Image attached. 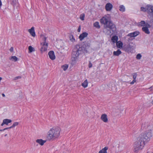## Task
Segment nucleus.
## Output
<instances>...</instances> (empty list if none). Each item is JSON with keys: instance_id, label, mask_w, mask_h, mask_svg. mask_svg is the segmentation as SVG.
I'll return each mask as SVG.
<instances>
[{"instance_id": "f257e3e1", "label": "nucleus", "mask_w": 153, "mask_h": 153, "mask_svg": "<svg viewBox=\"0 0 153 153\" xmlns=\"http://www.w3.org/2000/svg\"><path fill=\"white\" fill-rule=\"evenodd\" d=\"M152 137L151 134H141L137 138L136 141L135 142L134 146V151L138 152L142 149L146 143L149 141Z\"/></svg>"}, {"instance_id": "f03ea898", "label": "nucleus", "mask_w": 153, "mask_h": 153, "mask_svg": "<svg viewBox=\"0 0 153 153\" xmlns=\"http://www.w3.org/2000/svg\"><path fill=\"white\" fill-rule=\"evenodd\" d=\"M90 46L89 45H88V48H85L84 46L83 47H80L79 45H76L73 51L72 56L71 57V61L73 64H75L78 60V57L79 55L83 53L88 52V48Z\"/></svg>"}, {"instance_id": "7ed1b4c3", "label": "nucleus", "mask_w": 153, "mask_h": 153, "mask_svg": "<svg viewBox=\"0 0 153 153\" xmlns=\"http://www.w3.org/2000/svg\"><path fill=\"white\" fill-rule=\"evenodd\" d=\"M100 22L104 25V30H107L108 28L109 29H112L115 26L113 23L109 20V18L107 16L102 17L100 19Z\"/></svg>"}, {"instance_id": "20e7f679", "label": "nucleus", "mask_w": 153, "mask_h": 153, "mask_svg": "<svg viewBox=\"0 0 153 153\" xmlns=\"http://www.w3.org/2000/svg\"><path fill=\"white\" fill-rule=\"evenodd\" d=\"M42 42L41 43V45L42 46L41 51L42 52H43L47 51L48 44V43L46 42V37L43 35H41V36L42 37Z\"/></svg>"}, {"instance_id": "39448f33", "label": "nucleus", "mask_w": 153, "mask_h": 153, "mask_svg": "<svg viewBox=\"0 0 153 153\" xmlns=\"http://www.w3.org/2000/svg\"><path fill=\"white\" fill-rule=\"evenodd\" d=\"M60 128L58 127H53L51 129L48 131V134H60Z\"/></svg>"}, {"instance_id": "423d86ee", "label": "nucleus", "mask_w": 153, "mask_h": 153, "mask_svg": "<svg viewBox=\"0 0 153 153\" xmlns=\"http://www.w3.org/2000/svg\"><path fill=\"white\" fill-rule=\"evenodd\" d=\"M59 136L58 134H47L46 138V140H53Z\"/></svg>"}, {"instance_id": "0eeeda50", "label": "nucleus", "mask_w": 153, "mask_h": 153, "mask_svg": "<svg viewBox=\"0 0 153 153\" xmlns=\"http://www.w3.org/2000/svg\"><path fill=\"white\" fill-rule=\"evenodd\" d=\"M147 7L148 13L153 15V5L148 4L147 5Z\"/></svg>"}, {"instance_id": "6e6552de", "label": "nucleus", "mask_w": 153, "mask_h": 153, "mask_svg": "<svg viewBox=\"0 0 153 153\" xmlns=\"http://www.w3.org/2000/svg\"><path fill=\"white\" fill-rule=\"evenodd\" d=\"M123 49L125 51L129 53L131 52L132 51V47L130 45H128L126 47H124Z\"/></svg>"}, {"instance_id": "1a4fd4ad", "label": "nucleus", "mask_w": 153, "mask_h": 153, "mask_svg": "<svg viewBox=\"0 0 153 153\" xmlns=\"http://www.w3.org/2000/svg\"><path fill=\"white\" fill-rule=\"evenodd\" d=\"M140 33L138 31H136L133 33H129L127 35V36L130 37H135L138 35Z\"/></svg>"}, {"instance_id": "9d476101", "label": "nucleus", "mask_w": 153, "mask_h": 153, "mask_svg": "<svg viewBox=\"0 0 153 153\" xmlns=\"http://www.w3.org/2000/svg\"><path fill=\"white\" fill-rule=\"evenodd\" d=\"M88 33L87 32H84L81 34L79 36V38L80 40L81 41L85 37L88 35Z\"/></svg>"}, {"instance_id": "9b49d317", "label": "nucleus", "mask_w": 153, "mask_h": 153, "mask_svg": "<svg viewBox=\"0 0 153 153\" xmlns=\"http://www.w3.org/2000/svg\"><path fill=\"white\" fill-rule=\"evenodd\" d=\"M113 8L112 5L110 3H107L105 5V8L107 11H111Z\"/></svg>"}, {"instance_id": "f8f14e48", "label": "nucleus", "mask_w": 153, "mask_h": 153, "mask_svg": "<svg viewBox=\"0 0 153 153\" xmlns=\"http://www.w3.org/2000/svg\"><path fill=\"white\" fill-rule=\"evenodd\" d=\"M48 54L49 58L52 60L55 59L56 57L54 54V52L53 51H51L49 52Z\"/></svg>"}, {"instance_id": "ddd939ff", "label": "nucleus", "mask_w": 153, "mask_h": 153, "mask_svg": "<svg viewBox=\"0 0 153 153\" xmlns=\"http://www.w3.org/2000/svg\"><path fill=\"white\" fill-rule=\"evenodd\" d=\"M101 119L105 123H107L108 122L107 116L105 114H103L102 115L101 117Z\"/></svg>"}, {"instance_id": "4468645a", "label": "nucleus", "mask_w": 153, "mask_h": 153, "mask_svg": "<svg viewBox=\"0 0 153 153\" xmlns=\"http://www.w3.org/2000/svg\"><path fill=\"white\" fill-rule=\"evenodd\" d=\"M28 31L29 32L31 35L33 37H35L36 34L34 30V27H32L30 29H28Z\"/></svg>"}, {"instance_id": "2eb2a0df", "label": "nucleus", "mask_w": 153, "mask_h": 153, "mask_svg": "<svg viewBox=\"0 0 153 153\" xmlns=\"http://www.w3.org/2000/svg\"><path fill=\"white\" fill-rule=\"evenodd\" d=\"M132 75L133 80L132 82H131L130 83L131 85H133L136 82V79L137 76V73H133Z\"/></svg>"}, {"instance_id": "dca6fc26", "label": "nucleus", "mask_w": 153, "mask_h": 153, "mask_svg": "<svg viewBox=\"0 0 153 153\" xmlns=\"http://www.w3.org/2000/svg\"><path fill=\"white\" fill-rule=\"evenodd\" d=\"M11 122L12 120H11L7 119H4L3 120V123L1 124V126H3L4 124L7 125Z\"/></svg>"}, {"instance_id": "f3484780", "label": "nucleus", "mask_w": 153, "mask_h": 153, "mask_svg": "<svg viewBox=\"0 0 153 153\" xmlns=\"http://www.w3.org/2000/svg\"><path fill=\"white\" fill-rule=\"evenodd\" d=\"M46 141V140H43L42 139H38L36 140V142L41 146H43Z\"/></svg>"}, {"instance_id": "a211bd4d", "label": "nucleus", "mask_w": 153, "mask_h": 153, "mask_svg": "<svg viewBox=\"0 0 153 153\" xmlns=\"http://www.w3.org/2000/svg\"><path fill=\"white\" fill-rule=\"evenodd\" d=\"M153 128L152 126H147V128H146L145 129H146V134H148L150 133H152V129Z\"/></svg>"}, {"instance_id": "6ab92c4d", "label": "nucleus", "mask_w": 153, "mask_h": 153, "mask_svg": "<svg viewBox=\"0 0 153 153\" xmlns=\"http://www.w3.org/2000/svg\"><path fill=\"white\" fill-rule=\"evenodd\" d=\"M18 124H19L18 122H14L11 126H10V127L7 128H4V129H3V130H8L11 128H14V127H15V126H18Z\"/></svg>"}, {"instance_id": "aec40b11", "label": "nucleus", "mask_w": 153, "mask_h": 153, "mask_svg": "<svg viewBox=\"0 0 153 153\" xmlns=\"http://www.w3.org/2000/svg\"><path fill=\"white\" fill-rule=\"evenodd\" d=\"M142 30L146 34H149L150 33L149 29L147 27H143Z\"/></svg>"}, {"instance_id": "412c9836", "label": "nucleus", "mask_w": 153, "mask_h": 153, "mask_svg": "<svg viewBox=\"0 0 153 153\" xmlns=\"http://www.w3.org/2000/svg\"><path fill=\"white\" fill-rule=\"evenodd\" d=\"M118 39V37L117 36H113L111 38V41L114 43L117 42Z\"/></svg>"}, {"instance_id": "4be33fe9", "label": "nucleus", "mask_w": 153, "mask_h": 153, "mask_svg": "<svg viewBox=\"0 0 153 153\" xmlns=\"http://www.w3.org/2000/svg\"><path fill=\"white\" fill-rule=\"evenodd\" d=\"M123 43L120 41H119L116 42V46L117 48H122L123 47Z\"/></svg>"}, {"instance_id": "5701e85b", "label": "nucleus", "mask_w": 153, "mask_h": 153, "mask_svg": "<svg viewBox=\"0 0 153 153\" xmlns=\"http://www.w3.org/2000/svg\"><path fill=\"white\" fill-rule=\"evenodd\" d=\"M108 149L107 147H105L102 150L100 151L99 153H107V150Z\"/></svg>"}, {"instance_id": "b1692460", "label": "nucleus", "mask_w": 153, "mask_h": 153, "mask_svg": "<svg viewBox=\"0 0 153 153\" xmlns=\"http://www.w3.org/2000/svg\"><path fill=\"white\" fill-rule=\"evenodd\" d=\"M122 53L121 51L120 50H118L117 51L113 52V54L116 56H118Z\"/></svg>"}, {"instance_id": "393cba45", "label": "nucleus", "mask_w": 153, "mask_h": 153, "mask_svg": "<svg viewBox=\"0 0 153 153\" xmlns=\"http://www.w3.org/2000/svg\"><path fill=\"white\" fill-rule=\"evenodd\" d=\"M88 82L87 79H86L82 84V86L84 87L85 88L88 86Z\"/></svg>"}, {"instance_id": "a878e982", "label": "nucleus", "mask_w": 153, "mask_h": 153, "mask_svg": "<svg viewBox=\"0 0 153 153\" xmlns=\"http://www.w3.org/2000/svg\"><path fill=\"white\" fill-rule=\"evenodd\" d=\"M93 25L94 27H96L97 28L99 29L100 28V26L99 25V22H95L94 24Z\"/></svg>"}, {"instance_id": "bb28decb", "label": "nucleus", "mask_w": 153, "mask_h": 153, "mask_svg": "<svg viewBox=\"0 0 153 153\" xmlns=\"http://www.w3.org/2000/svg\"><path fill=\"white\" fill-rule=\"evenodd\" d=\"M10 59L12 61L16 62L18 58L15 56H13L11 57Z\"/></svg>"}, {"instance_id": "cd10ccee", "label": "nucleus", "mask_w": 153, "mask_h": 153, "mask_svg": "<svg viewBox=\"0 0 153 153\" xmlns=\"http://www.w3.org/2000/svg\"><path fill=\"white\" fill-rule=\"evenodd\" d=\"M119 10L120 11L124 12L125 11V7L123 5H121L120 6Z\"/></svg>"}, {"instance_id": "c85d7f7f", "label": "nucleus", "mask_w": 153, "mask_h": 153, "mask_svg": "<svg viewBox=\"0 0 153 153\" xmlns=\"http://www.w3.org/2000/svg\"><path fill=\"white\" fill-rule=\"evenodd\" d=\"M140 10H141V11L144 12H145L146 11H147V5H146L145 7H141Z\"/></svg>"}, {"instance_id": "c756f323", "label": "nucleus", "mask_w": 153, "mask_h": 153, "mask_svg": "<svg viewBox=\"0 0 153 153\" xmlns=\"http://www.w3.org/2000/svg\"><path fill=\"white\" fill-rule=\"evenodd\" d=\"M145 25V22L144 21H142L139 23L138 25L140 26H144Z\"/></svg>"}, {"instance_id": "7c9ffc66", "label": "nucleus", "mask_w": 153, "mask_h": 153, "mask_svg": "<svg viewBox=\"0 0 153 153\" xmlns=\"http://www.w3.org/2000/svg\"><path fill=\"white\" fill-rule=\"evenodd\" d=\"M69 38L70 40L74 42H75V40L74 38V37L72 35H70L69 36Z\"/></svg>"}, {"instance_id": "2f4dec72", "label": "nucleus", "mask_w": 153, "mask_h": 153, "mask_svg": "<svg viewBox=\"0 0 153 153\" xmlns=\"http://www.w3.org/2000/svg\"><path fill=\"white\" fill-rule=\"evenodd\" d=\"M29 53H31L35 51L34 49L31 46H30L28 47Z\"/></svg>"}, {"instance_id": "473e14b6", "label": "nucleus", "mask_w": 153, "mask_h": 153, "mask_svg": "<svg viewBox=\"0 0 153 153\" xmlns=\"http://www.w3.org/2000/svg\"><path fill=\"white\" fill-rule=\"evenodd\" d=\"M85 17V15L84 14L82 13L80 15V19L82 20H84V18Z\"/></svg>"}, {"instance_id": "72a5a7b5", "label": "nucleus", "mask_w": 153, "mask_h": 153, "mask_svg": "<svg viewBox=\"0 0 153 153\" xmlns=\"http://www.w3.org/2000/svg\"><path fill=\"white\" fill-rule=\"evenodd\" d=\"M62 68L64 71H65L67 69L68 66L67 65H63L62 66Z\"/></svg>"}, {"instance_id": "f704fd0d", "label": "nucleus", "mask_w": 153, "mask_h": 153, "mask_svg": "<svg viewBox=\"0 0 153 153\" xmlns=\"http://www.w3.org/2000/svg\"><path fill=\"white\" fill-rule=\"evenodd\" d=\"M141 55L140 54H138L137 56H136V58L138 59H140L141 58Z\"/></svg>"}, {"instance_id": "c9c22d12", "label": "nucleus", "mask_w": 153, "mask_h": 153, "mask_svg": "<svg viewBox=\"0 0 153 153\" xmlns=\"http://www.w3.org/2000/svg\"><path fill=\"white\" fill-rule=\"evenodd\" d=\"M92 66V64L91 62H89L88 64V67L89 68H91Z\"/></svg>"}, {"instance_id": "e433bc0d", "label": "nucleus", "mask_w": 153, "mask_h": 153, "mask_svg": "<svg viewBox=\"0 0 153 153\" xmlns=\"http://www.w3.org/2000/svg\"><path fill=\"white\" fill-rule=\"evenodd\" d=\"M21 78V77L20 76H16V77H15V78H14V79L15 80H16L18 79H20Z\"/></svg>"}, {"instance_id": "4c0bfd02", "label": "nucleus", "mask_w": 153, "mask_h": 153, "mask_svg": "<svg viewBox=\"0 0 153 153\" xmlns=\"http://www.w3.org/2000/svg\"><path fill=\"white\" fill-rule=\"evenodd\" d=\"M10 51L11 52H13V47H11L10 49Z\"/></svg>"}, {"instance_id": "58836bf2", "label": "nucleus", "mask_w": 153, "mask_h": 153, "mask_svg": "<svg viewBox=\"0 0 153 153\" xmlns=\"http://www.w3.org/2000/svg\"><path fill=\"white\" fill-rule=\"evenodd\" d=\"M80 30H81V27H80V26L78 29V30H77V31L78 32H80Z\"/></svg>"}, {"instance_id": "ea45409f", "label": "nucleus", "mask_w": 153, "mask_h": 153, "mask_svg": "<svg viewBox=\"0 0 153 153\" xmlns=\"http://www.w3.org/2000/svg\"><path fill=\"white\" fill-rule=\"evenodd\" d=\"M145 125H147L146 124H143V125H142V126L141 127V128H143V129H144V127H145L146 126H145Z\"/></svg>"}, {"instance_id": "a19ab883", "label": "nucleus", "mask_w": 153, "mask_h": 153, "mask_svg": "<svg viewBox=\"0 0 153 153\" xmlns=\"http://www.w3.org/2000/svg\"><path fill=\"white\" fill-rule=\"evenodd\" d=\"M2 6V2L1 1V0H0V7H1Z\"/></svg>"}, {"instance_id": "79ce46f5", "label": "nucleus", "mask_w": 153, "mask_h": 153, "mask_svg": "<svg viewBox=\"0 0 153 153\" xmlns=\"http://www.w3.org/2000/svg\"><path fill=\"white\" fill-rule=\"evenodd\" d=\"M2 96L3 97H5V94H2Z\"/></svg>"}, {"instance_id": "37998d69", "label": "nucleus", "mask_w": 153, "mask_h": 153, "mask_svg": "<svg viewBox=\"0 0 153 153\" xmlns=\"http://www.w3.org/2000/svg\"><path fill=\"white\" fill-rule=\"evenodd\" d=\"M4 131L3 129V130H0V131Z\"/></svg>"}, {"instance_id": "c03bdc74", "label": "nucleus", "mask_w": 153, "mask_h": 153, "mask_svg": "<svg viewBox=\"0 0 153 153\" xmlns=\"http://www.w3.org/2000/svg\"><path fill=\"white\" fill-rule=\"evenodd\" d=\"M152 103L153 104V100L152 101Z\"/></svg>"}, {"instance_id": "a18cd8bd", "label": "nucleus", "mask_w": 153, "mask_h": 153, "mask_svg": "<svg viewBox=\"0 0 153 153\" xmlns=\"http://www.w3.org/2000/svg\"><path fill=\"white\" fill-rule=\"evenodd\" d=\"M152 88V87H151L150 88H149V89H150V88Z\"/></svg>"}, {"instance_id": "49530a36", "label": "nucleus", "mask_w": 153, "mask_h": 153, "mask_svg": "<svg viewBox=\"0 0 153 153\" xmlns=\"http://www.w3.org/2000/svg\"><path fill=\"white\" fill-rule=\"evenodd\" d=\"M6 134H5V136H6Z\"/></svg>"}]
</instances>
